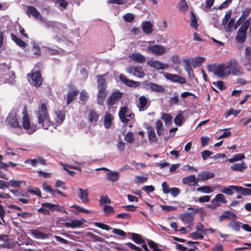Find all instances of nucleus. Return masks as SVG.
<instances>
[{"instance_id":"nucleus-11","label":"nucleus","mask_w":251,"mask_h":251,"mask_svg":"<svg viewBox=\"0 0 251 251\" xmlns=\"http://www.w3.org/2000/svg\"><path fill=\"white\" fill-rule=\"evenodd\" d=\"M147 64L151 68L156 70H166L168 68L169 65L167 63H163L160 61L151 59L147 62Z\"/></svg>"},{"instance_id":"nucleus-4","label":"nucleus","mask_w":251,"mask_h":251,"mask_svg":"<svg viewBox=\"0 0 251 251\" xmlns=\"http://www.w3.org/2000/svg\"><path fill=\"white\" fill-rule=\"evenodd\" d=\"M250 20H247L239 28L235 37L236 41L240 44H243L246 39L247 30L249 28Z\"/></svg>"},{"instance_id":"nucleus-30","label":"nucleus","mask_w":251,"mask_h":251,"mask_svg":"<svg viewBox=\"0 0 251 251\" xmlns=\"http://www.w3.org/2000/svg\"><path fill=\"white\" fill-rule=\"evenodd\" d=\"M142 29L144 32L146 34H151L153 32V25L149 21H145L142 23Z\"/></svg>"},{"instance_id":"nucleus-51","label":"nucleus","mask_w":251,"mask_h":251,"mask_svg":"<svg viewBox=\"0 0 251 251\" xmlns=\"http://www.w3.org/2000/svg\"><path fill=\"white\" fill-rule=\"evenodd\" d=\"M196 229L197 232L200 233L201 235H203L206 234L207 230L204 228L203 225L201 223H198L196 225Z\"/></svg>"},{"instance_id":"nucleus-33","label":"nucleus","mask_w":251,"mask_h":251,"mask_svg":"<svg viewBox=\"0 0 251 251\" xmlns=\"http://www.w3.org/2000/svg\"><path fill=\"white\" fill-rule=\"evenodd\" d=\"M237 218L236 215L229 211H226L224 213L220 216L219 221L222 222L225 219L228 218L230 220H235Z\"/></svg>"},{"instance_id":"nucleus-61","label":"nucleus","mask_w":251,"mask_h":251,"mask_svg":"<svg viewBox=\"0 0 251 251\" xmlns=\"http://www.w3.org/2000/svg\"><path fill=\"white\" fill-rule=\"evenodd\" d=\"M110 199L106 196H102L100 200V205H103L105 203H110Z\"/></svg>"},{"instance_id":"nucleus-45","label":"nucleus","mask_w":251,"mask_h":251,"mask_svg":"<svg viewBox=\"0 0 251 251\" xmlns=\"http://www.w3.org/2000/svg\"><path fill=\"white\" fill-rule=\"evenodd\" d=\"M241 224H242L239 222H237L235 221V220H233L228 224V227L232 228L234 230L238 231L239 230L240 228Z\"/></svg>"},{"instance_id":"nucleus-10","label":"nucleus","mask_w":251,"mask_h":251,"mask_svg":"<svg viewBox=\"0 0 251 251\" xmlns=\"http://www.w3.org/2000/svg\"><path fill=\"white\" fill-rule=\"evenodd\" d=\"M230 74L232 73L234 75L239 76L243 74L242 68L238 65L235 60H231L228 62Z\"/></svg>"},{"instance_id":"nucleus-52","label":"nucleus","mask_w":251,"mask_h":251,"mask_svg":"<svg viewBox=\"0 0 251 251\" xmlns=\"http://www.w3.org/2000/svg\"><path fill=\"white\" fill-rule=\"evenodd\" d=\"M132 239L136 244H142L143 243V240L141 236L138 234L132 233H131Z\"/></svg>"},{"instance_id":"nucleus-58","label":"nucleus","mask_w":251,"mask_h":251,"mask_svg":"<svg viewBox=\"0 0 251 251\" xmlns=\"http://www.w3.org/2000/svg\"><path fill=\"white\" fill-rule=\"evenodd\" d=\"M42 188L47 192L50 193L51 195H54L55 190L52 189L46 183H44L42 185Z\"/></svg>"},{"instance_id":"nucleus-21","label":"nucleus","mask_w":251,"mask_h":251,"mask_svg":"<svg viewBox=\"0 0 251 251\" xmlns=\"http://www.w3.org/2000/svg\"><path fill=\"white\" fill-rule=\"evenodd\" d=\"M146 88L147 89L151 90L155 92H163L164 91V88L162 86L154 83H147Z\"/></svg>"},{"instance_id":"nucleus-24","label":"nucleus","mask_w":251,"mask_h":251,"mask_svg":"<svg viewBox=\"0 0 251 251\" xmlns=\"http://www.w3.org/2000/svg\"><path fill=\"white\" fill-rule=\"evenodd\" d=\"M120 176V174L118 172H114L113 171H109L106 174V179L112 182H115L119 180Z\"/></svg>"},{"instance_id":"nucleus-25","label":"nucleus","mask_w":251,"mask_h":251,"mask_svg":"<svg viewBox=\"0 0 251 251\" xmlns=\"http://www.w3.org/2000/svg\"><path fill=\"white\" fill-rule=\"evenodd\" d=\"M78 92L75 87H70L67 94V104H69L75 98Z\"/></svg>"},{"instance_id":"nucleus-22","label":"nucleus","mask_w":251,"mask_h":251,"mask_svg":"<svg viewBox=\"0 0 251 251\" xmlns=\"http://www.w3.org/2000/svg\"><path fill=\"white\" fill-rule=\"evenodd\" d=\"M78 196L81 201L84 203H88L89 199L88 198V191L87 189H82L81 188H78Z\"/></svg>"},{"instance_id":"nucleus-26","label":"nucleus","mask_w":251,"mask_h":251,"mask_svg":"<svg viewBox=\"0 0 251 251\" xmlns=\"http://www.w3.org/2000/svg\"><path fill=\"white\" fill-rule=\"evenodd\" d=\"M182 182L185 184L189 186H195L197 185V179L194 175H190L189 176L184 177L182 178Z\"/></svg>"},{"instance_id":"nucleus-14","label":"nucleus","mask_w":251,"mask_h":251,"mask_svg":"<svg viewBox=\"0 0 251 251\" xmlns=\"http://www.w3.org/2000/svg\"><path fill=\"white\" fill-rule=\"evenodd\" d=\"M122 94L118 91L114 92L107 100L106 102L108 106H112L119 101L122 98Z\"/></svg>"},{"instance_id":"nucleus-38","label":"nucleus","mask_w":251,"mask_h":251,"mask_svg":"<svg viewBox=\"0 0 251 251\" xmlns=\"http://www.w3.org/2000/svg\"><path fill=\"white\" fill-rule=\"evenodd\" d=\"M215 187L209 186H204L198 187L197 188V191L198 192H201L204 193L209 194L215 190Z\"/></svg>"},{"instance_id":"nucleus-63","label":"nucleus","mask_w":251,"mask_h":251,"mask_svg":"<svg viewBox=\"0 0 251 251\" xmlns=\"http://www.w3.org/2000/svg\"><path fill=\"white\" fill-rule=\"evenodd\" d=\"M161 207L163 211L166 212H170L171 211H175L176 210V207L173 206H167L164 205H161Z\"/></svg>"},{"instance_id":"nucleus-47","label":"nucleus","mask_w":251,"mask_h":251,"mask_svg":"<svg viewBox=\"0 0 251 251\" xmlns=\"http://www.w3.org/2000/svg\"><path fill=\"white\" fill-rule=\"evenodd\" d=\"M23 182L25 183V182L22 180L11 179L7 183V184L11 187H20Z\"/></svg>"},{"instance_id":"nucleus-1","label":"nucleus","mask_w":251,"mask_h":251,"mask_svg":"<svg viewBox=\"0 0 251 251\" xmlns=\"http://www.w3.org/2000/svg\"><path fill=\"white\" fill-rule=\"evenodd\" d=\"M37 123L40 127L48 129L50 126L54 128L62 124L65 119V114L60 111H55L52 116L53 120L50 118L47 105L45 103L39 105L35 112Z\"/></svg>"},{"instance_id":"nucleus-12","label":"nucleus","mask_w":251,"mask_h":251,"mask_svg":"<svg viewBox=\"0 0 251 251\" xmlns=\"http://www.w3.org/2000/svg\"><path fill=\"white\" fill-rule=\"evenodd\" d=\"M163 75L164 77L173 82H178L180 84H184L186 83L185 79L178 75L170 74L168 73L164 72Z\"/></svg>"},{"instance_id":"nucleus-13","label":"nucleus","mask_w":251,"mask_h":251,"mask_svg":"<svg viewBox=\"0 0 251 251\" xmlns=\"http://www.w3.org/2000/svg\"><path fill=\"white\" fill-rule=\"evenodd\" d=\"M126 71L128 73L139 78H143L145 75V73L140 67H129L126 69Z\"/></svg>"},{"instance_id":"nucleus-57","label":"nucleus","mask_w":251,"mask_h":251,"mask_svg":"<svg viewBox=\"0 0 251 251\" xmlns=\"http://www.w3.org/2000/svg\"><path fill=\"white\" fill-rule=\"evenodd\" d=\"M183 117L181 113L178 114L174 119L175 123L176 125L180 126L181 125L183 120Z\"/></svg>"},{"instance_id":"nucleus-2","label":"nucleus","mask_w":251,"mask_h":251,"mask_svg":"<svg viewBox=\"0 0 251 251\" xmlns=\"http://www.w3.org/2000/svg\"><path fill=\"white\" fill-rule=\"evenodd\" d=\"M209 72H211L221 79L227 78L230 75L228 62L218 65L210 64L207 67Z\"/></svg>"},{"instance_id":"nucleus-5","label":"nucleus","mask_w":251,"mask_h":251,"mask_svg":"<svg viewBox=\"0 0 251 251\" xmlns=\"http://www.w3.org/2000/svg\"><path fill=\"white\" fill-rule=\"evenodd\" d=\"M22 124L23 127L29 134H32L37 129V125L31 124L29 117L25 110L23 112Z\"/></svg>"},{"instance_id":"nucleus-59","label":"nucleus","mask_w":251,"mask_h":251,"mask_svg":"<svg viewBox=\"0 0 251 251\" xmlns=\"http://www.w3.org/2000/svg\"><path fill=\"white\" fill-rule=\"evenodd\" d=\"M94 225L96 226L107 231L109 230L110 229V227L109 226L104 224L103 223L95 222L94 223Z\"/></svg>"},{"instance_id":"nucleus-35","label":"nucleus","mask_w":251,"mask_h":251,"mask_svg":"<svg viewBox=\"0 0 251 251\" xmlns=\"http://www.w3.org/2000/svg\"><path fill=\"white\" fill-rule=\"evenodd\" d=\"M31 234L36 239H45L48 238V235L37 230H32Z\"/></svg>"},{"instance_id":"nucleus-23","label":"nucleus","mask_w":251,"mask_h":251,"mask_svg":"<svg viewBox=\"0 0 251 251\" xmlns=\"http://www.w3.org/2000/svg\"><path fill=\"white\" fill-rule=\"evenodd\" d=\"M180 219L184 223L191 225L194 220V214L185 212L181 215Z\"/></svg>"},{"instance_id":"nucleus-62","label":"nucleus","mask_w":251,"mask_h":251,"mask_svg":"<svg viewBox=\"0 0 251 251\" xmlns=\"http://www.w3.org/2000/svg\"><path fill=\"white\" fill-rule=\"evenodd\" d=\"M55 3L58 4L59 6L64 9L66 8L68 3L65 0H53Z\"/></svg>"},{"instance_id":"nucleus-8","label":"nucleus","mask_w":251,"mask_h":251,"mask_svg":"<svg viewBox=\"0 0 251 251\" xmlns=\"http://www.w3.org/2000/svg\"><path fill=\"white\" fill-rule=\"evenodd\" d=\"M28 81L30 83L37 87L40 86L42 83V78L39 72H32L28 74Z\"/></svg>"},{"instance_id":"nucleus-15","label":"nucleus","mask_w":251,"mask_h":251,"mask_svg":"<svg viewBox=\"0 0 251 251\" xmlns=\"http://www.w3.org/2000/svg\"><path fill=\"white\" fill-rule=\"evenodd\" d=\"M150 105V101L147 97L142 96L139 98V103L137 106L140 111H145Z\"/></svg>"},{"instance_id":"nucleus-46","label":"nucleus","mask_w":251,"mask_h":251,"mask_svg":"<svg viewBox=\"0 0 251 251\" xmlns=\"http://www.w3.org/2000/svg\"><path fill=\"white\" fill-rule=\"evenodd\" d=\"M185 66L184 68L185 71L187 72L188 75H189L190 78H192L194 76V74L193 72V70L191 68L190 64L188 60H185Z\"/></svg>"},{"instance_id":"nucleus-17","label":"nucleus","mask_w":251,"mask_h":251,"mask_svg":"<svg viewBox=\"0 0 251 251\" xmlns=\"http://www.w3.org/2000/svg\"><path fill=\"white\" fill-rule=\"evenodd\" d=\"M25 163L29 164L31 166L36 167L38 164L45 165L46 161L42 157L38 156L34 159L25 160Z\"/></svg>"},{"instance_id":"nucleus-16","label":"nucleus","mask_w":251,"mask_h":251,"mask_svg":"<svg viewBox=\"0 0 251 251\" xmlns=\"http://www.w3.org/2000/svg\"><path fill=\"white\" fill-rule=\"evenodd\" d=\"M26 14L28 15H31L37 19L40 20L41 21H44V18L41 15L39 11L32 6H27Z\"/></svg>"},{"instance_id":"nucleus-50","label":"nucleus","mask_w":251,"mask_h":251,"mask_svg":"<svg viewBox=\"0 0 251 251\" xmlns=\"http://www.w3.org/2000/svg\"><path fill=\"white\" fill-rule=\"evenodd\" d=\"M43 22L44 23L45 27L47 28H49L50 27L54 28V27H59L62 25L56 22L46 21L44 20Z\"/></svg>"},{"instance_id":"nucleus-40","label":"nucleus","mask_w":251,"mask_h":251,"mask_svg":"<svg viewBox=\"0 0 251 251\" xmlns=\"http://www.w3.org/2000/svg\"><path fill=\"white\" fill-rule=\"evenodd\" d=\"M11 192L13 193L14 196L18 197V198L21 197L29 198L28 193L24 191L11 190Z\"/></svg>"},{"instance_id":"nucleus-9","label":"nucleus","mask_w":251,"mask_h":251,"mask_svg":"<svg viewBox=\"0 0 251 251\" xmlns=\"http://www.w3.org/2000/svg\"><path fill=\"white\" fill-rule=\"evenodd\" d=\"M119 117L121 121L125 124L127 123L129 119L127 118L132 119L134 117V114L131 112L128 108L126 107H122L119 112Z\"/></svg>"},{"instance_id":"nucleus-39","label":"nucleus","mask_w":251,"mask_h":251,"mask_svg":"<svg viewBox=\"0 0 251 251\" xmlns=\"http://www.w3.org/2000/svg\"><path fill=\"white\" fill-rule=\"evenodd\" d=\"M247 168L244 163H235L231 166V169L234 171H242Z\"/></svg>"},{"instance_id":"nucleus-32","label":"nucleus","mask_w":251,"mask_h":251,"mask_svg":"<svg viewBox=\"0 0 251 251\" xmlns=\"http://www.w3.org/2000/svg\"><path fill=\"white\" fill-rule=\"evenodd\" d=\"M149 140L151 142L156 143L158 139L153 128L151 126L147 128Z\"/></svg>"},{"instance_id":"nucleus-43","label":"nucleus","mask_w":251,"mask_h":251,"mask_svg":"<svg viewBox=\"0 0 251 251\" xmlns=\"http://www.w3.org/2000/svg\"><path fill=\"white\" fill-rule=\"evenodd\" d=\"M10 67L9 65L3 63L0 64V71L3 76H5V75L7 73H9Z\"/></svg>"},{"instance_id":"nucleus-3","label":"nucleus","mask_w":251,"mask_h":251,"mask_svg":"<svg viewBox=\"0 0 251 251\" xmlns=\"http://www.w3.org/2000/svg\"><path fill=\"white\" fill-rule=\"evenodd\" d=\"M98 93L97 97V102L100 105L103 104L107 92L106 90V84L104 78L101 75L98 76Z\"/></svg>"},{"instance_id":"nucleus-42","label":"nucleus","mask_w":251,"mask_h":251,"mask_svg":"<svg viewBox=\"0 0 251 251\" xmlns=\"http://www.w3.org/2000/svg\"><path fill=\"white\" fill-rule=\"evenodd\" d=\"M161 119L164 121L166 126H169L172 123V117L167 113H163Z\"/></svg>"},{"instance_id":"nucleus-54","label":"nucleus","mask_w":251,"mask_h":251,"mask_svg":"<svg viewBox=\"0 0 251 251\" xmlns=\"http://www.w3.org/2000/svg\"><path fill=\"white\" fill-rule=\"evenodd\" d=\"M125 139L129 143H133L134 141L133 133L131 132H128L125 135Z\"/></svg>"},{"instance_id":"nucleus-55","label":"nucleus","mask_w":251,"mask_h":251,"mask_svg":"<svg viewBox=\"0 0 251 251\" xmlns=\"http://www.w3.org/2000/svg\"><path fill=\"white\" fill-rule=\"evenodd\" d=\"M89 96L87 92L85 90H82L80 94V100L85 103L87 100Z\"/></svg>"},{"instance_id":"nucleus-60","label":"nucleus","mask_w":251,"mask_h":251,"mask_svg":"<svg viewBox=\"0 0 251 251\" xmlns=\"http://www.w3.org/2000/svg\"><path fill=\"white\" fill-rule=\"evenodd\" d=\"M134 18V15L131 13H127L123 16L124 20L126 22H131Z\"/></svg>"},{"instance_id":"nucleus-29","label":"nucleus","mask_w":251,"mask_h":251,"mask_svg":"<svg viewBox=\"0 0 251 251\" xmlns=\"http://www.w3.org/2000/svg\"><path fill=\"white\" fill-rule=\"evenodd\" d=\"M215 174L210 172H202L198 175V180H206L209 178H213Z\"/></svg>"},{"instance_id":"nucleus-49","label":"nucleus","mask_w":251,"mask_h":251,"mask_svg":"<svg viewBox=\"0 0 251 251\" xmlns=\"http://www.w3.org/2000/svg\"><path fill=\"white\" fill-rule=\"evenodd\" d=\"M235 189H238V192H240L244 195H251V189L249 188H243L241 186L234 187Z\"/></svg>"},{"instance_id":"nucleus-56","label":"nucleus","mask_w":251,"mask_h":251,"mask_svg":"<svg viewBox=\"0 0 251 251\" xmlns=\"http://www.w3.org/2000/svg\"><path fill=\"white\" fill-rule=\"evenodd\" d=\"M29 193L33 194L38 197L41 196V193L39 188L36 187H31L27 189Z\"/></svg>"},{"instance_id":"nucleus-19","label":"nucleus","mask_w":251,"mask_h":251,"mask_svg":"<svg viewBox=\"0 0 251 251\" xmlns=\"http://www.w3.org/2000/svg\"><path fill=\"white\" fill-rule=\"evenodd\" d=\"M234 187H238L235 185H230L227 187H223L219 185H216L215 187L219 188V190L222 193L228 195H231L233 194V190L236 192H238V189H235Z\"/></svg>"},{"instance_id":"nucleus-31","label":"nucleus","mask_w":251,"mask_h":251,"mask_svg":"<svg viewBox=\"0 0 251 251\" xmlns=\"http://www.w3.org/2000/svg\"><path fill=\"white\" fill-rule=\"evenodd\" d=\"M113 120V117L111 114L108 112H106L104 117V126L105 128H109L112 124Z\"/></svg>"},{"instance_id":"nucleus-44","label":"nucleus","mask_w":251,"mask_h":251,"mask_svg":"<svg viewBox=\"0 0 251 251\" xmlns=\"http://www.w3.org/2000/svg\"><path fill=\"white\" fill-rule=\"evenodd\" d=\"M221 202L224 203H226V200L225 199V197L224 195L222 194H218L216 195L214 199H213L211 202L212 203H218V202Z\"/></svg>"},{"instance_id":"nucleus-37","label":"nucleus","mask_w":251,"mask_h":251,"mask_svg":"<svg viewBox=\"0 0 251 251\" xmlns=\"http://www.w3.org/2000/svg\"><path fill=\"white\" fill-rule=\"evenodd\" d=\"M155 128L158 136H160L163 133L164 129L163 124L161 121L158 120L155 122Z\"/></svg>"},{"instance_id":"nucleus-7","label":"nucleus","mask_w":251,"mask_h":251,"mask_svg":"<svg viewBox=\"0 0 251 251\" xmlns=\"http://www.w3.org/2000/svg\"><path fill=\"white\" fill-rule=\"evenodd\" d=\"M147 50L155 55L160 56L166 52L167 48L161 45H149Z\"/></svg>"},{"instance_id":"nucleus-41","label":"nucleus","mask_w":251,"mask_h":251,"mask_svg":"<svg viewBox=\"0 0 251 251\" xmlns=\"http://www.w3.org/2000/svg\"><path fill=\"white\" fill-rule=\"evenodd\" d=\"M12 39L20 47L25 48L26 44L13 34H11Z\"/></svg>"},{"instance_id":"nucleus-48","label":"nucleus","mask_w":251,"mask_h":251,"mask_svg":"<svg viewBox=\"0 0 251 251\" xmlns=\"http://www.w3.org/2000/svg\"><path fill=\"white\" fill-rule=\"evenodd\" d=\"M190 25L191 27H194L195 29H197L198 26V24L196 17L193 12H192L191 13Z\"/></svg>"},{"instance_id":"nucleus-6","label":"nucleus","mask_w":251,"mask_h":251,"mask_svg":"<svg viewBox=\"0 0 251 251\" xmlns=\"http://www.w3.org/2000/svg\"><path fill=\"white\" fill-rule=\"evenodd\" d=\"M7 123L14 128H21V126L19 121V118L15 111H11L6 118Z\"/></svg>"},{"instance_id":"nucleus-20","label":"nucleus","mask_w":251,"mask_h":251,"mask_svg":"<svg viewBox=\"0 0 251 251\" xmlns=\"http://www.w3.org/2000/svg\"><path fill=\"white\" fill-rule=\"evenodd\" d=\"M87 118L89 123L95 124L98 121L99 115L93 109H88Z\"/></svg>"},{"instance_id":"nucleus-34","label":"nucleus","mask_w":251,"mask_h":251,"mask_svg":"<svg viewBox=\"0 0 251 251\" xmlns=\"http://www.w3.org/2000/svg\"><path fill=\"white\" fill-rule=\"evenodd\" d=\"M83 224V220H72L70 221L69 222H66L65 223V226L67 227H70L73 228L80 227Z\"/></svg>"},{"instance_id":"nucleus-27","label":"nucleus","mask_w":251,"mask_h":251,"mask_svg":"<svg viewBox=\"0 0 251 251\" xmlns=\"http://www.w3.org/2000/svg\"><path fill=\"white\" fill-rule=\"evenodd\" d=\"M4 77V82L6 83H8L9 84L14 85L15 84V73L13 71H10L9 73H7L6 75H5V76Z\"/></svg>"},{"instance_id":"nucleus-36","label":"nucleus","mask_w":251,"mask_h":251,"mask_svg":"<svg viewBox=\"0 0 251 251\" xmlns=\"http://www.w3.org/2000/svg\"><path fill=\"white\" fill-rule=\"evenodd\" d=\"M205 60V58L203 57H199L191 59V63L194 68L198 67Z\"/></svg>"},{"instance_id":"nucleus-64","label":"nucleus","mask_w":251,"mask_h":251,"mask_svg":"<svg viewBox=\"0 0 251 251\" xmlns=\"http://www.w3.org/2000/svg\"><path fill=\"white\" fill-rule=\"evenodd\" d=\"M103 211L106 214H109L114 212L113 207L109 205H104L103 207Z\"/></svg>"},{"instance_id":"nucleus-53","label":"nucleus","mask_w":251,"mask_h":251,"mask_svg":"<svg viewBox=\"0 0 251 251\" xmlns=\"http://www.w3.org/2000/svg\"><path fill=\"white\" fill-rule=\"evenodd\" d=\"M189 237L193 240H201L203 238V235H201L197 231L191 233L190 234Z\"/></svg>"},{"instance_id":"nucleus-18","label":"nucleus","mask_w":251,"mask_h":251,"mask_svg":"<svg viewBox=\"0 0 251 251\" xmlns=\"http://www.w3.org/2000/svg\"><path fill=\"white\" fill-rule=\"evenodd\" d=\"M120 79L125 85L129 87L136 88L140 85L139 82L129 79L124 75H120Z\"/></svg>"},{"instance_id":"nucleus-28","label":"nucleus","mask_w":251,"mask_h":251,"mask_svg":"<svg viewBox=\"0 0 251 251\" xmlns=\"http://www.w3.org/2000/svg\"><path fill=\"white\" fill-rule=\"evenodd\" d=\"M129 57L132 61L139 63H143L145 61V57L140 53H133L129 55Z\"/></svg>"}]
</instances>
